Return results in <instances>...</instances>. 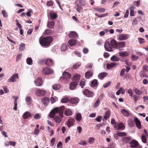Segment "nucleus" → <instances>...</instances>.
<instances>
[{
  "label": "nucleus",
  "instance_id": "nucleus-1",
  "mask_svg": "<svg viewBox=\"0 0 148 148\" xmlns=\"http://www.w3.org/2000/svg\"><path fill=\"white\" fill-rule=\"evenodd\" d=\"M53 41V38L51 36L44 37L41 36L39 39L40 44L41 46L45 47H49Z\"/></svg>",
  "mask_w": 148,
  "mask_h": 148
},
{
  "label": "nucleus",
  "instance_id": "nucleus-2",
  "mask_svg": "<svg viewBox=\"0 0 148 148\" xmlns=\"http://www.w3.org/2000/svg\"><path fill=\"white\" fill-rule=\"evenodd\" d=\"M53 70L48 67H45L43 69L42 73L45 75H48L53 73Z\"/></svg>",
  "mask_w": 148,
  "mask_h": 148
},
{
  "label": "nucleus",
  "instance_id": "nucleus-3",
  "mask_svg": "<svg viewBox=\"0 0 148 148\" xmlns=\"http://www.w3.org/2000/svg\"><path fill=\"white\" fill-rule=\"evenodd\" d=\"M62 77H61L60 78V80L64 79V80H68L71 77V74L68 72L64 71L62 73Z\"/></svg>",
  "mask_w": 148,
  "mask_h": 148
},
{
  "label": "nucleus",
  "instance_id": "nucleus-4",
  "mask_svg": "<svg viewBox=\"0 0 148 148\" xmlns=\"http://www.w3.org/2000/svg\"><path fill=\"white\" fill-rule=\"evenodd\" d=\"M83 93L84 95L88 97H93L94 95V93L88 89H85L83 91Z\"/></svg>",
  "mask_w": 148,
  "mask_h": 148
},
{
  "label": "nucleus",
  "instance_id": "nucleus-5",
  "mask_svg": "<svg viewBox=\"0 0 148 148\" xmlns=\"http://www.w3.org/2000/svg\"><path fill=\"white\" fill-rule=\"evenodd\" d=\"M59 108L58 107L55 108L53 109L49 114V116L51 118H53L56 113L59 112Z\"/></svg>",
  "mask_w": 148,
  "mask_h": 148
},
{
  "label": "nucleus",
  "instance_id": "nucleus-6",
  "mask_svg": "<svg viewBox=\"0 0 148 148\" xmlns=\"http://www.w3.org/2000/svg\"><path fill=\"white\" fill-rule=\"evenodd\" d=\"M129 38V35L127 34H121L118 35V39L119 40H124Z\"/></svg>",
  "mask_w": 148,
  "mask_h": 148
},
{
  "label": "nucleus",
  "instance_id": "nucleus-7",
  "mask_svg": "<svg viewBox=\"0 0 148 148\" xmlns=\"http://www.w3.org/2000/svg\"><path fill=\"white\" fill-rule=\"evenodd\" d=\"M18 74H14L8 80V82H13L16 81V79L18 78Z\"/></svg>",
  "mask_w": 148,
  "mask_h": 148
},
{
  "label": "nucleus",
  "instance_id": "nucleus-8",
  "mask_svg": "<svg viewBox=\"0 0 148 148\" xmlns=\"http://www.w3.org/2000/svg\"><path fill=\"white\" fill-rule=\"evenodd\" d=\"M34 83L37 86H42L43 84V82L42 78L41 77H38L35 80Z\"/></svg>",
  "mask_w": 148,
  "mask_h": 148
},
{
  "label": "nucleus",
  "instance_id": "nucleus-9",
  "mask_svg": "<svg viewBox=\"0 0 148 148\" xmlns=\"http://www.w3.org/2000/svg\"><path fill=\"white\" fill-rule=\"evenodd\" d=\"M46 91L45 90L40 89H38L36 91V94L38 96L44 95Z\"/></svg>",
  "mask_w": 148,
  "mask_h": 148
},
{
  "label": "nucleus",
  "instance_id": "nucleus-10",
  "mask_svg": "<svg viewBox=\"0 0 148 148\" xmlns=\"http://www.w3.org/2000/svg\"><path fill=\"white\" fill-rule=\"evenodd\" d=\"M45 63L46 65L51 66L54 65V62L52 60L48 58L45 60Z\"/></svg>",
  "mask_w": 148,
  "mask_h": 148
},
{
  "label": "nucleus",
  "instance_id": "nucleus-11",
  "mask_svg": "<svg viewBox=\"0 0 148 148\" xmlns=\"http://www.w3.org/2000/svg\"><path fill=\"white\" fill-rule=\"evenodd\" d=\"M104 47L105 50L108 51H112V47L108 42H106L104 45Z\"/></svg>",
  "mask_w": 148,
  "mask_h": 148
},
{
  "label": "nucleus",
  "instance_id": "nucleus-12",
  "mask_svg": "<svg viewBox=\"0 0 148 148\" xmlns=\"http://www.w3.org/2000/svg\"><path fill=\"white\" fill-rule=\"evenodd\" d=\"M80 75L77 74H75L73 77V82H74L77 83L78 84V83L80 80Z\"/></svg>",
  "mask_w": 148,
  "mask_h": 148
},
{
  "label": "nucleus",
  "instance_id": "nucleus-13",
  "mask_svg": "<svg viewBox=\"0 0 148 148\" xmlns=\"http://www.w3.org/2000/svg\"><path fill=\"white\" fill-rule=\"evenodd\" d=\"M129 143L130 144V147L132 148H135L139 144L138 142L134 140L131 141Z\"/></svg>",
  "mask_w": 148,
  "mask_h": 148
},
{
  "label": "nucleus",
  "instance_id": "nucleus-14",
  "mask_svg": "<svg viewBox=\"0 0 148 148\" xmlns=\"http://www.w3.org/2000/svg\"><path fill=\"white\" fill-rule=\"evenodd\" d=\"M125 46V42L124 41L117 42L116 48L117 49L124 48Z\"/></svg>",
  "mask_w": 148,
  "mask_h": 148
},
{
  "label": "nucleus",
  "instance_id": "nucleus-15",
  "mask_svg": "<svg viewBox=\"0 0 148 148\" xmlns=\"http://www.w3.org/2000/svg\"><path fill=\"white\" fill-rule=\"evenodd\" d=\"M49 17L51 20H54L58 17V15L56 13H53L52 12H50Z\"/></svg>",
  "mask_w": 148,
  "mask_h": 148
},
{
  "label": "nucleus",
  "instance_id": "nucleus-16",
  "mask_svg": "<svg viewBox=\"0 0 148 148\" xmlns=\"http://www.w3.org/2000/svg\"><path fill=\"white\" fill-rule=\"evenodd\" d=\"M75 122L74 119H70L66 122V124L69 128L73 126L74 123Z\"/></svg>",
  "mask_w": 148,
  "mask_h": 148
},
{
  "label": "nucleus",
  "instance_id": "nucleus-17",
  "mask_svg": "<svg viewBox=\"0 0 148 148\" xmlns=\"http://www.w3.org/2000/svg\"><path fill=\"white\" fill-rule=\"evenodd\" d=\"M134 120L136 123V126L139 129L141 128V124L140 121L136 117H134Z\"/></svg>",
  "mask_w": 148,
  "mask_h": 148
},
{
  "label": "nucleus",
  "instance_id": "nucleus-18",
  "mask_svg": "<svg viewBox=\"0 0 148 148\" xmlns=\"http://www.w3.org/2000/svg\"><path fill=\"white\" fill-rule=\"evenodd\" d=\"M98 84L99 83L97 80L96 79H94L93 81H92L91 84H90V86L92 87V88H97Z\"/></svg>",
  "mask_w": 148,
  "mask_h": 148
},
{
  "label": "nucleus",
  "instance_id": "nucleus-19",
  "mask_svg": "<svg viewBox=\"0 0 148 148\" xmlns=\"http://www.w3.org/2000/svg\"><path fill=\"white\" fill-rule=\"evenodd\" d=\"M32 115L30 113L28 112H26L23 114L22 116L23 118L25 119L31 117Z\"/></svg>",
  "mask_w": 148,
  "mask_h": 148
},
{
  "label": "nucleus",
  "instance_id": "nucleus-20",
  "mask_svg": "<svg viewBox=\"0 0 148 148\" xmlns=\"http://www.w3.org/2000/svg\"><path fill=\"white\" fill-rule=\"evenodd\" d=\"M110 44L112 47L116 48L117 42L114 39H112L110 41Z\"/></svg>",
  "mask_w": 148,
  "mask_h": 148
},
{
  "label": "nucleus",
  "instance_id": "nucleus-21",
  "mask_svg": "<svg viewBox=\"0 0 148 148\" xmlns=\"http://www.w3.org/2000/svg\"><path fill=\"white\" fill-rule=\"evenodd\" d=\"M71 82L70 84V89L73 90L75 89L76 86L78 85L77 83L74 82Z\"/></svg>",
  "mask_w": 148,
  "mask_h": 148
},
{
  "label": "nucleus",
  "instance_id": "nucleus-22",
  "mask_svg": "<svg viewBox=\"0 0 148 148\" xmlns=\"http://www.w3.org/2000/svg\"><path fill=\"white\" fill-rule=\"evenodd\" d=\"M42 102L45 105H47L49 102V99L47 97H44L42 100Z\"/></svg>",
  "mask_w": 148,
  "mask_h": 148
},
{
  "label": "nucleus",
  "instance_id": "nucleus-23",
  "mask_svg": "<svg viewBox=\"0 0 148 148\" xmlns=\"http://www.w3.org/2000/svg\"><path fill=\"white\" fill-rule=\"evenodd\" d=\"M108 74V73L105 72H103V73H100L98 75V77L99 79H102L104 77L107 76Z\"/></svg>",
  "mask_w": 148,
  "mask_h": 148
},
{
  "label": "nucleus",
  "instance_id": "nucleus-24",
  "mask_svg": "<svg viewBox=\"0 0 148 148\" xmlns=\"http://www.w3.org/2000/svg\"><path fill=\"white\" fill-rule=\"evenodd\" d=\"M93 75V73L91 71H88L85 73V77L87 79H89Z\"/></svg>",
  "mask_w": 148,
  "mask_h": 148
},
{
  "label": "nucleus",
  "instance_id": "nucleus-25",
  "mask_svg": "<svg viewBox=\"0 0 148 148\" xmlns=\"http://www.w3.org/2000/svg\"><path fill=\"white\" fill-rule=\"evenodd\" d=\"M78 36L77 34L75 32L71 31L69 34V37L71 38H75Z\"/></svg>",
  "mask_w": 148,
  "mask_h": 148
},
{
  "label": "nucleus",
  "instance_id": "nucleus-26",
  "mask_svg": "<svg viewBox=\"0 0 148 148\" xmlns=\"http://www.w3.org/2000/svg\"><path fill=\"white\" fill-rule=\"evenodd\" d=\"M121 112L124 116H128L130 115L129 112L125 109H122Z\"/></svg>",
  "mask_w": 148,
  "mask_h": 148
},
{
  "label": "nucleus",
  "instance_id": "nucleus-27",
  "mask_svg": "<svg viewBox=\"0 0 148 148\" xmlns=\"http://www.w3.org/2000/svg\"><path fill=\"white\" fill-rule=\"evenodd\" d=\"M119 55L122 57L127 56L129 55L128 52L125 51H121L119 52Z\"/></svg>",
  "mask_w": 148,
  "mask_h": 148
},
{
  "label": "nucleus",
  "instance_id": "nucleus-28",
  "mask_svg": "<svg viewBox=\"0 0 148 148\" xmlns=\"http://www.w3.org/2000/svg\"><path fill=\"white\" fill-rule=\"evenodd\" d=\"M69 45L71 46L75 45L76 43V40L75 39L70 40L68 42Z\"/></svg>",
  "mask_w": 148,
  "mask_h": 148
},
{
  "label": "nucleus",
  "instance_id": "nucleus-29",
  "mask_svg": "<svg viewBox=\"0 0 148 148\" xmlns=\"http://www.w3.org/2000/svg\"><path fill=\"white\" fill-rule=\"evenodd\" d=\"M79 101V99L77 98H71L70 101V102L73 104H75L77 103Z\"/></svg>",
  "mask_w": 148,
  "mask_h": 148
},
{
  "label": "nucleus",
  "instance_id": "nucleus-30",
  "mask_svg": "<svg viewBox=\"0 0 148 148\" xmlns=\"http://www.w3.org/2000/svg\"><path fill=\"white\" fill-rule=\"evenodd\" d=\"M55 22L54 21H51L48 22L47 24L48 27L51 29L53 28L54 27Z\"/></svg>",
  "mask_w": 148,
  "mask_h": 148
},
{
  "label": "nucleus",
  "instance_id": "nucleus-31",
  "mask_svg": "<svg viewBox=\"0 0 148 148\" xmlns=\"http://www.w3.org/2000/svg\"><path fill=\"white\" fill-rule=\"evenodd\" d=\"M110 115V110H108L106 112L105 115L103 117L104 119L106 120L109 118Z\"/></svg>",
  "mask_w": 148,
  "mask_h": 148
},
{
  "label": "nucleus",
  "instance_id": "nucleus-32",
  "mask_svg": "<svg viewBox=\"0 0 148 148\" xmlns=\"http://www.w3.org/2000/svg\"><path fill=\"white\" fill-rule=\"evenodd\" d=\"M116 64V63H111L110 64H108L106 66V68L108 69H110L115 66Z\"/></svg>",
  "mask_w": 148,
  "mask_h": 148
},
{
  "label": "nucleus",
  "instance_id": "nucleus-33",
  "mask_svg": "<svg viewBox=\"0 0 148 148\" xmlns=\"http://www.w3.org/2000/svg\"><path fill=\"white\" fill-rule=\"evenodd\" d=\"M64 115L66 116H69L72 114L71 111L70 109H69L66 110L64 112Z\"/></svg>",
  "mask_w": 148,
  "mask_h": 148
},
{
  "label": "nucleus",
  "instance_id": "nucleus-34",
  "mask_svg": "<svg viewBox=\"0 0 148 148\" xmlns=\"http://www.w3.org/2000/svg\"><path fill=\"white\" fill-rule=\"evenodd\" d=\"M133 90L136 94L140 95L142 93V92L136 87H134L133 88Z\"/></svg>",
  "mask_w": 148,
  "mask_h": 148
},
{
  "label": "nucleus",
  "instance_id": "nucleus-35",
  "mask_svg": "<svg viewBox=\"0 0 148 148\" xmlns=\"http://www.w3.org/2000/svg\"><path fill=\"white\" fill-rule=\"evenodd\" d=\"M18 99V97H16L15 98V99L14 100V106L13 108V109L15 110H16L17 109V99Z\"/></svg>",
  "mask_w": 148,
  "mask_h": 148
},
{
  "label": "nucleus",
  "instance_id": "nucleus-36",
  "mask_svg": "<svg viewBox=\"0 0 148 148\" xmlns=\"http://www.w3.org/2000/svg\"><path fill=\"white\" fill-rule=\"evenodd\" d=\"M110 60L112 61H118L120 59L116 56L114 55L111 58Z\"/></svg>",
  "mask_w": 148,
  "mask_h": 148
},
{
  "label": "nucleus",
  "instance_id": "nucleus-37",
  "mask_svg": "<svg viewBox=\"0 0 148 148\" xmlns=\"http://www.w3.org/2000/svg\"><path fill=\"white\" fill-rule=\"evenodd\" d=\"M54 120L56 123H60L61 120V119L58 116H56L54 118Z\"/></svg>",
  "mask_w": 148,
  "mask_h": 148
},
{
  "label": "nucleus",
  "instance_id": "nucleus-38",
  "mask_svg": "<svg viewBox=\"0 0 148 148\" xmlns=\"http://www.w3.org/2000/svg\"><path fill=\"white\" fill-rule=\"evenodd\" d=\"M76 119L78 121H79L82 119L81 114L80 113H77L76 116Z\"/></svg>",
  "mask_w": 148,
  "mask_h": 148
},
{
  "label": "nucleus",
  "instance_id": "nucleus-39",
  "mask_svg": "<svg viewBox=\"0 0 148 148\" xmlns=\"http://www.w3.org/2000/svg\"><path fill=\"white\" fill-rule=\"evenodd\" d=\"M77 7L76 8L77 11L80 13L81 12V11L83 9V8L81 6L79 5L78 3L76 4Z\"/></svg>",
  "mask_w": 148,
  "mask_h": 148
},
{
  "label": "nucleus",
  "instance_id": "nucleus-40",
  "mask_svg": "<svg viewBox=\"0 0 148 148\" xmlns=\"http://www.w3.org/2000/svg\"><path fill=\"white\" fill-rule=\"evenodd\" d=\"M26 62L29 65H32V64L33 61L31 58L29 57L26 60Z\"/></svg>",
  "mask_w": 148,
  "mask_h": 148
},
{
  "label": "nucleus",
  "instance_id": "nucleus-41",
  "mask_svg": "<svg viewBox=\"0 0 148 148\" xmlns=\"http://www.w3.org/2000/svg\"><path fill=\"white\" fill-rule=\"evenodd\" d=\"M60 86L59 84H56L53 85L52 86L53 89L55 90H58L60 89Z\"/></svg>",
  "mask_w": 148,
  "mask_h": 148
},
{
  "label": "nucleus",
  "instance_id": "nucleus-42",
  "mask_svg": "<svg viewBox=\"0 0 148 148\" xmlns=\"http://www.w3.org/2000/svg\"><path fill=\"white\" fill-rule=\"evenodd\" d=\"M67 47L66 44H63L61 48V50L62 51H64L67 49Z\"/></svg>",
  "mask_w": 148,
  "mask_h": 148
},
{
  "label": "nucleus",
  "instance_id": "nucleus-43",
  "mask_svg": "<svg viewBox=\"0 0 148 148\" xmlns=\"http://www.w3.org/2000/svg\"><path fill=\"white\" fill-rule=\"evenodd\" d=\"M94 9L97 11L101 12H104L106 11V9L104 8H95Z\"/></svg>",
  "mask_w": 148,
  "mask_h": 148
},
{
  "label": "nucleus",
  "instance_id": "nucleus-44",
  "mask_svg": "<svg viewBox=\"0 0 148 148\" xmlns=\"http://www.w3.org/2000/svg\"><path fill=\"white\" fill-rule=\"evenodd\" d=\"M85 85V79H83L81 81L79 85L82 88H83Z\"/></svg>",
  "mask_w": 148,
  "mask_h": 148
},
{
  "label": "nucleus",
  "instance_id": "nucleus-45",
  "mask_svg": "<svg viewBox=\"0 0 148 148\" xmlns=\"http://www.w3.org/2000/svg\"><path fill=\"white\" fill-rule=\"evenodd\" d=\"M81 65V63L80 62H78L74 64L73 66V67L74 69H77L79 68Z\"/></svg>",
  "mask_w": 148,
  "mask_h": 148
},
{
  "label": "nucleus",
  "instance_id": "nucleus-46",
  "mask_svg": "<svg viewBox=\"0 0 148 148\" xmlns=\"http://www.w3.org/2000/svg\"><path fill=\"white\" fill-rule=\"evenodd\" d=\"M25 46V44L23 43H21L20 45L19 50L20 51H22L23 50Z\"/></svg>",
  "mask_w": 148,
  "mask_h": 148
},
{
  "label": "nucleus",
  "instance_id": "nucleus-47",
  "mask_svg": "<svg viewBox=\"0 0 148 148\" xmlns=\"http://www.w3.org/2000/svg\"><path fill=\"white\" fill-rule=\"evenodd\" d=\"M79 3L82 6H84L86 5L85 0H79Z\"/></svg>",
  "mask_w": 148,
  "mask_h": 148
},
{
  "label": "nucleus",
  "instance_id": "nucleus-48",
  "mask_svg": "<svg viewBox=\"0 0 148 148\" xmlns=\"http://www.w3.org/2000/svg\"><path fill=\"white\" fill-rule=\"evenodd\" d=\"M69 100V99L67 97H64L61 100V102L62 103H66Z\"/></svg>",
  "mask_w": 148,
  "mask_h": 148
},
{
  "label": "nucleus",
  "instance_id": "nucleus-49",
  "mask_svg": "<svg viewBox=\"0 0 148 148\" xmlns=\"http://www.w3.org/2000/svg\"><path fill=\"white\" fill-rule=\"evenodd\" d=\"M116 134L118 136H123L126 135V134L125 133L120 132H118Z\"/></svg>",
  "mask_w": 148,
  "mask_h": 148
},
{
  "label": "nucleus",
  "instance_id": "nucleus-50",
  "mask_svg": "<svg viewBox=\"0 0 148 148\" xmlns=\"http://www.w3.org/2000/svg\"><path fill=\"white\" fill-rule=\"evenodd\" d=\"M100 100L99 99H97L96 102L94 104V107L95 108L97 107L99 105L100 103Z\"/></svg>",
  "mask_w": 148,
  "mask_h": 148
},
{
  "label": "nucleus",
  "instance_id": "nucleus-51",
  "mask_svg": "<svg viewBox=\"0 0 148 148\" xmlns=\"http://www.w3.org/2000/svg\"><path fill=\"white\" fill-rule=\"evenodd\" d=\"M133 96V97L134 98V100L135 102H136L137 100L140 99L139 96H137L136 95H134Z\"/></svg>",
  "mask_w": 148,
  "mask_h": 148
},
{
  "label": "nucleus",
  "instance_id": "nucleus-52",
  "mask_svg": "<svg viewBox=\"0 0 148 148\" xmlns=\"http://www.w3.org/2000/svg\"><path fill=\"white\" fill-rule=\"evenodd\" d=\"M141 139L142 142L144 143H146L147 140L146 138V136L145 135H142Z\"/></svg>",
  "mask_w": 148,
  "mask_h": 148
},
{
  "label": "nucleus",
  "instance_id": "nucleus-53",
  "mask_svg": "<svg viewBox=\"0 0 148 148\" xmlns=\"http://www.w3.org/2000/svg\"><path fill=\"white\" fill-rule=\"evenodd\" d=\"M47 5L49 7L52 6L53 5V1H47Z\"/></svg>",
  "mask_w": 148,
  "mask_h": 148
},
{
  "label": "nucleus",
  "instance_id": "nucleus-54",
  "mask_svg": "<svg viewBox=\"0 0 148 148\" xmlns=\"http://www.w3.org/2000/svg\"><path fill=\"white\" fill-rule=\"evenodd\" d=\"M78 144L79 145L84 146L86 144V142L84 140H82L78 143Z\"/></svg>",
  "mask_w": 148,
  "mask_h": 148
},
{
  "label": "nucleus",
  "instance_id": "nucleus-55",
  "mask_svg": "<svg viewBox=\"0 0 148 148\" xmlns=\"http://www.w3.org/2000/svg\"><path fill=\"white\" fill-rule=\"evenodd\" d=\"M51 29H47L45 31V34L47 35H50L51 33Z\"/></svg>",
  "mask_w": 148,
  "mask_h": 148
},
{
  "label": "nucleus",
  "instance_id": "nucleus-56",
  "mask_svg": "<svg viewBox=\"0 0 148 148\" xmlns=\"http://www.w3.org/2000/svg\"><path fill=\"white\" fill-rule=\"evenodd\" d=\"M1 12L4 17H8L7 13L5 10H2Z\"/></svg>",
  "mask_w": 148,
  "mask_h": 148
},
{
  "label": "nucleus",
  "instance_id": "nucleus-57",
  "mask_svg": "<svg viewBox=\"0 0 148 148\" xmlns=\"http://www.w3.org/2000/svg\"><path fill=\"white\" fill-rule=\"evenodd\" d=\"M55 138H53L51 141L50 145L51 146H53L55 144Z\"/></svg>",
  "mask_w": 148,
  "mask_h": 148
},
{
  "label": "nucleus",
  "instance_id": "nucleus-58",
  "mask_svg": "<svg viewBox=\"0 0 148 148\" xmlns=\"http://www.w3.org/2000/svg\"><path fill=\"white\" fill-rule=\"evenodd\" d=\"M32 12V10L31 9H29L28 10V12L26 13V14L27 16L30 17L31 16L30 13Z\"/></svg>",
  "mask_w": 148,
  "mask_h": 148
},
{
  "label": "nucleus",
  "instance_id": "nucleus-59",
  "mask_svg": "<svg viewBox=\"0 0 148 148\" xmlns=\"http://www.w3.org/2000/svg\"><path fill=\"white\" fill-rule=\"evenodd\" d=\"M57 147L58 148H62V143L61 141H59L57 145Z\"/></svg>",
  "mask_w": 148,
  "mask_h": 148
},
{
  "label": "nucleus",
  "instance_id": "nucleus-60",
  "mask_svg": "<svg viewBox=\"0 0 148 148\" xmlns=\"http://www.w3.org/2000/svg\"><path fill=\"white\" fill-rule=\"evenodd\" d=\"M94 140V138L92 137L90 138L88 140V142L90 144L93 143Z\"/></svg>",
  "mask_w": 148,
  "mask_h": 148
},
{
  "label": "nucleus",
  "instance_id": "nucleus-61",
  "mask_svg": "<svg viewBox=\"0 0 148 148\" xmlns=\"http://www.w3.org/2000/svg\"><path fill=\"white\" fill-rule=\"evenodd\" d=\"M127 92L129 95L130 96L132 97L133 95L132 91L131 89L130 88L128 90Z\"/></svg>",
  "mask_w": 148,
  "mask_h": 148
},
{
  "label": "nucleus",
  "instance_id": "nucleus-62",
  "mask_svg": "<svg viewBox=\"0 0 148 148\" xmlns=\"http://www.w3.org/2000/svg\"><path fill=\"white\" fill-rule=\"evenodd\" d=\"M138 41L139 42L140 44H141L144 42V39L142 38L139 37L138 38Z\"/></svg>",
  "mask_w": 148,
  "mask_h": 148
},
{
  "label": "nucleus",
  "instance_id": "nucleus-63",
  "mask_svg": "<svg viewBox=\"0 0 148 148\" xmlns=\"http://www.w3.org/2000/svg\"><path fill=\"white\" fill-rule=\"evenodd\" d=\"M40 116L39 114L38 113L34 115V118L36 119H40Z\"/></svg>",
  "mask_w": 148,
  "mask_h": 148
},
{
  "label": "nucleus",
  "instance_id": "nucleus-64",
  "mask_svg": "<svg viewBox=\"0 0 148 148\" xmlns=\"http://www.w3.org/2000/svg\"><path fill=\"white\" fill-rule=\"evenodd\" d=\"M102 119V117L101 116H99L97 117L96 120L97 122H99L101 121Z\"/></svg>",
  "mask_w": 148,
  "mask_h": 148
}]
</instances>
